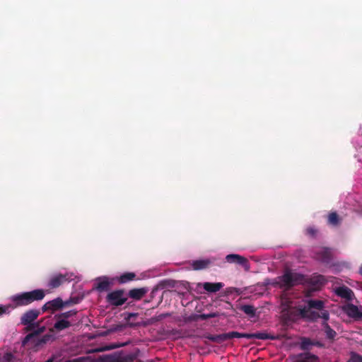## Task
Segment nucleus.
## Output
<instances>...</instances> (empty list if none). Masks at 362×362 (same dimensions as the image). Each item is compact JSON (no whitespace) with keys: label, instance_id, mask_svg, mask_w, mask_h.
Wrapping results in <instances>:
<instances>
[{"label":"nucleus","instance_id":"obj_1","mask_svg":"<svg viewBox=\"0 0 362 362\" xmlns=\"http://www.w3.org/2000/svg\"><path fill=\"white\" fill-rule=\"evenodd\" d=\"M45 296V291L43 289H35L14 295L11 297L13 305H0V316L9 313L16 308L27 306L35 301L42 300Z\"/></svg>","mask_w":362,"mask_h":362},{"label":"nucleus","instance_id":"obj_2","mask_svg":"<svg viewBox=\"0 0 362 362\" xmlns=\"http://www.w3.org/2000/svg\"><path fill=\"white\" fill-rule=\"evenodd\" d=\"M305 281L306 276L305 275L287 269L281 276L275 279L274 285L284 291H288L296 286L304 284Z\"/></svg>","mask_w":362,"mask_h":362},{"label":"nucleus","instance_id":"obj_3","mask_svg":"<svg viewBox=\"0 0 362 362\" xmlns=\"http://www.w3.org/2000/svg\"><path fill=\"white\" fill-rule=\"evenodd\" d=\"M224 341L233 338H245L247 339H257L262 340L271 339L276 340L280 339L279 335H274L267 334L266 332H256V333H240L238 332H230L223 333Z\"/></svg>","mask_w":362,"mask_h":362},{"label":"nucleus","instance_id":"obj_4","mask_svg":"<svg viewBox=\"0 0 362 362\" xmlns=\"http://www.w3.org/2000/svg\"><path fill=\"white\" fill-rule=\"evenodd\" d=\"M41 314L37 309H30L24 313L21 317V323L26 326V331H31L39 327V322H35Z\"/></svg>","mask_w":362,"mask_h":362},{"label":"nucleus","instance_id":"obj_5","mask_svg":"<svg viewBox=\"0 0 362 362\" xmlns=\"http://www.w3.org/2000/svg\"><path fill=\"white\" fill-rule=\"evenodd\" d=\"M42 331L43 329H40L38 331H35L26 335L24 339L23 340V344L25 345L30 341H32L34 347L37 349L53 339L52 336L50 334H45L42 337L39 338L38 335Z\"/></svg>","mask_w":362,"mask_h":362},{"label":"nucleus","instance_id":"obj_6","mask_svg":"<svg viewBox=\"0 0 362 362\" xmlns=\"http://www.w3.org/2000/svg\"><path fill=\"white\" fill-rule=\"evenodd\" d=\"M127 300L124 289H117L110 292L106 296V301L111 305L119 307L124 305Z\"/></svg>","mask_w":362,"mask_h":362},{"label":"nucleus","instance_id":"obj_7","mask_svg":"<svg viewBox=\"0 0 362 362\" xmlns=\"http://www.w3.org/2000/svg\"><path fill=\"white\" fill-rule=\"evenodd\" d=\"M292 362H320L319 357L310 351H304L290 356Z\"/></svg>","mask_w":362,"mask_h":362},{"label":"nucleus","instance_id":"obj_8","mask_svg":"<svg viewBox=\"0 0 362 362\" xmlns=\"http://www.w3.org/2000/svg\"><path fill=\"white\" fill-rule=\"evenodd\" d=\"M64 308V301L59 297L49 300L45 303L42 307V313L50 311L51 313H54L57 310H61Z\"/></svg>","mask_w":362,"mask_h":362},{"label":"nucleus","instance_id":"obj_9","mask_svg":"<svg viewBox=\"0 0 362 362\" xmlns=\"http://www.w3.org/2000/svg\"><path fill=\"white\" fill-rule=\"evenodd\" d=\"M70 276L68 274H57L52 276L48 282V286L50 288H56L60 286L63 283L69 281Z\"/></svg>","mask_w":362,"mask_h":362},{"label":"nucleus","instance_id":"obj_10","mask_svg":"<svg viewBox=\"0 0 362 362\" xmlns=\"http://www.w3.org/2000/svg\"><path fill=\"white\" fill-rule=\"evenodd\" d=\"M325 282V278L322 275L313 276L310 278L306 277V281L304 284H308L310 286V288L313 291H317L324 285Z\"/></svg>","mask_w":362,"mask_h":362},{"label":"nucleus","instance_id":"obj_11","mask_svg":"<svg viewBox=\"0 0 362 362\" xmlns=\"http://www.w3.org/2000/svg\"><path fill=\"white\" fill-rule=\"evenodd\" d=\"M226 260L228 263H235L242 265L246 269L249 268L248 260L243 256L237 254H230L226 255Z\"/></svg>","mask_w":362,"mask_h":362},{"label":"nucleus","instance_id":"obj_12","mask_svg":"<svg viewBox=\"0 0 362 362\" xmlns=\"http://www.w3.org/2000/svg\"><path fill=\"white\" fill-rule=\"evenodd\" d=\"M343 310L349 317L355 320H358L362 318V311L354 304H348L343 308Z\"/></svg>","mask_w":362,"mask_h":362},{"label":"nucleus","instance_id":"obj_13","mask_svg":"<svg viewBox=\"0 0 362 362\" xmlns=\"http://www.w3.org/2000/svg\"><path fill=\"white\" fill-rule=\"evenodd\" d=\"M148 291V288L146 287L134 288L129 291L128 296L134 300H140L146 296Z\"/></svg>","mask_w":362,"mask_h":362},{"label":"nucleus","instance_id":"obj_14","mask_svg":"<svg viewBox=\"0 0 362 362\" xmlns=\"http://www.w3.org/2000/svg\"><path fill=\"white\" fill-rule=\"evenodd\" d=\"M112 283L107 276H101L96 279L95 288L99 292L107 291L110 289Z\"/></svg>","mask_w":362,"mask_h":362},{"label":"nucleus","instance_id":"obj_15","mask_svg":"<svg viewBox=\"0 0 362 362\" xmlns=\"http://www.w3.org/2000/svg\"><path fill=\"white\" fill-rule=\"evenodd\" d=\"M139 279L136 274L134 272H124L115 279L119 284H124Z\"/></svg>","mask_w":362,"mask_h":362},{"label":"nucleus","instance_id":"obj_16","mask_svg":"<svg viewBox=\"0 0 362 362\" xmlns=\"http://www.w3.org/2000/svg\"><path fill=\"white\" fill-rule=\"evenodd\" d=\"M300 316L303 318H307L310 320L315 321L320 318V315L316 311H313L311 309L304 307L300 309Z\"/></svg>","mask_w":362,"mask_h":362},{"label":"nucleus","instance_id":"obj_17","mask_svg":"<svg viewBox=\"0 0 362 362\" xmlns=\"http://www.w3.org/2000/svg\"><path fill=\"white\" fill-rule=\"evenodd\" d=\"M213 261L210 259H197L192 263V266L194 270H201L208 268Z\"/></svg>","mask_w":362,"mask_h":362},{"label":"nucleus","instance_id":"obj_18","mask_svg":"<svg viewBox=\"0 0 362 362\" xmlns=\"http://www.w3.org/2000/svg\"><path fill=\"white\" fill-rule=\"evenodd\" d=\"M56 319H57V321L55 322V323L53 326V328L50 329L51 331L56 330V331L59 332V331L64 330L66 328H69V327L71 326V323L67 320H65L64 318H56Z\"/></svg>","mask_w":362,"mask_h":362},{"label":"nucleus","instance_id":"obj_19","mask_svg":"<svg viewBox=\"0 0 362 362\" xmlns=\"http://www.w3.org/2000/svg\"><path fill=\"white\" fill-rule=\"evenodd\" d=\"M336 293L338 296L345 298L348 300H350L352 299V297L354 296V293L351 289L346 286H341L339 287L336 290Z\"/></svg>","mask_w":362,"mask_h":362},{"label":"nucleus","instance_id":"obj_20","mask_svg":"<svg viewBox=\"0 0 362 362\" xmlns=\"http://www.w3.org/2000/svg\"><path fill=\"white\" fill-rule=\"evenodd\" d=\"M203 288L205 291L209 293H216L224 286V284L221 282L211 283L205 282L202 284Z\"/></svg>","mask_w":362,"mask_h":362},{"label":"nucleus","instance_id":"obj_21","mask_svg":"<svg viewBox=\"0 0 362 362\" xmlns=\"http://www.w3.org/2000/svg\"><path fill=\"white\" fill-rule=\"evenodd\" d=\"M313 339L308 337H303L300 338V342L299 348L300 350L304 351H309L310 350V346H312Z\"/></svg>","mask_w":362,"mask_h":362},{"label":"nucleus","instance_id":"obj_22","mask_svg":"<svg viewBox=\"0 0 362 362\" xmlns=\"http://www.w3.org/2000/svg\"><path fill=\"white\" fill-rule=\"evenodd\" d=\"M309 309H316L318 310H323L324 308V302L320 300H309L308 301V307Z\"/></svg>","mask_w":362,"mask_h":362},{"label":"nucleus","instance_id":"obj_23","mask_svg":"<svg viewBox=\"0 0 362 362\" xmlns=\"http://www.w3.org/2000/svg\"><path fill=\"white\" fill-rule=\"evenodd\" d=\"M240 310L251 317H254L256 314L255 308L251 305H242L240 307Z\"/></svg>","mask_w":362,"mask_h":362},{"label":"nucleus","instance_id":"obj_24","mask_svg":"<svg viewBox=\"0 0 362 362\" xmlns=\"http://www.w3.org/2000/svg\"><path fill=\"white\" fill-rule=\"evenodd\" d=\"M204 338L210 340L211 341L221 344L224 341L223 334H205Z\"/></svg>","mask_w":362,"mask_h":362},{"label":"nucleus","instance_id":"obj_25","mask_svg":"<svg viewBox=\"0 0 362 362\" xmlns=\"http://www.w3.org/2000/svg\"><path fill=\"white\" fill-rule=\"evenodd\" d=\"M323 326L326 337L330 340H333L337 335V332L331 328L327 322H324Z\"/></svg>","mask_w":362,"mask_h":362},{"label":"nucleus","instance_id":"obj_26","mask_svg":"<svg viewBox=\"0 0 362 362\" xmlns=\"http://www.w3.org/2000/svg\"><path fill=\"white\" fill-rule=\"evenodd\" d=\"M328 223L332 226H337L340 223V218L337 212H332L328 216Z\"/></svg>","mask_w":362,"mask_h":362},{"label":"nucleus","instance_id":"obj_27","mask_svg":"<svg viewBox=\"0 0 362 362\" xmlns=\"http://www.w3.org/2000/svg\"><path fill=\"white\" fill-rule=\"evenodd\" d=\"M77 313V310H71L67 312L62 313L60 314L56 315L55 318H64L65 320H67L68 318L76 315Z\"/></svg>","mask_w":362,"mask_h":362},{"label":"nucleus","instance_id":"obj_28","mask_svg":"<svg viewBox=\"0 0 362 362\" xmlns=\"http://www.w3.org/2000/svg\"><path fill=\"white\" fill-rule=\"evenodd\" d=\"M126 325L122 324L113 325L107 330L106 334L121 332L126 327Z\"/></svg>","mask_w":362,"mask_h":362},{"label":"nucleus","instance_id":"obj_29","mask_svg":"<svg viewBox=\"0 0 362 362\" xmlns=\"http://www.w3.org/2000/svg\"><path fill=\"white\" fill-rule=\"evenodd\" d=\"M81 298L78 296L71 297L69 300L64 301V307L70 306L80 303Z\"/></svg>","mask_w":362,"mask_h":362},{"label":"nucleus","instance_id":"obj_30","mask_svg":"<svg viewBox=\"0 0 362 362\" xmlns=\"http://www.w3.org/2000/svg\"><path fill=\"white\" fill-rule=\"evenodd\" d=\"M346 362H362V356L351 351L350 353V358Z\"/></svg>","mask_w":362,"mask_h":362},{"label":"nucleus","instance_id":"obj_31","mask_svg":"<svg viewBox=\"0 0 362 362\" xmlns=\"http://www.w3.org/2000/svg\"><path fill=\"white\" fill-rule=\"evenodd\" d=\"M320 255V259L323 262H328L330 259V252L327 249H323L321 250V252L319 253Z\"/></svg>","mask_w":362,"mask_h":362},{"label":"nucleus","instance_id":"obj_32","mask_svg":"<svg viewBox=\"0 0 362 362\" xmlns=\"http://www.w3.org/2000/svg\"><path fill=\"white\" fill-rule=\"evenodd\" d=\"M138 316L137 313H128L127 316L124 317L125 320L127 321V323L130 327H134L136 325V323H134L131 322L132 320V318H136Z\"/></svg>","mask_w":362,"mask_h":362},{"label":"nucleus","instance_id":"obj_33","mask_svg":"<svg viewBox=\"0 0 362 362\" xmlns=\"http://www.w3.org/2000/svg\"><path fill=\"white\" fill-rule=\"evenodd\" d=\"M305 233L310 237L315 238L317 233V230L314 227H308L305 230Z\"/></svg>","mask_w":362,"mask_h":362},{"label":"nucleus","instance_id":"obj_34","mask_svg":"<svg viewBox=\"0 0 362 362\" xmlns=\"http://www.w3.org/2000/svg\"><path fill=\"white\" fill-rule=\"evenodd\" d=\"M218 315V313H208V314H201L199 315V318L201 320H207V319H209V318H213V317H216Z\"/></svg>","mask_w":362,"mask_h":362},{"label":"nucleus","instance_id":"obj_35","mask_svg":"<svg viewBox=\"0 0 362 362\" xmlns=\"http://www.w3.org/2000/svg\"><path fill=\"white\" fill-rule=\"evenodd\" d=\"M14 359V355L11 352H7L3 356V361L4 362H12Z\"/></svg>","mask_w":362,"mask_h":362},{"label":"nucleus","instance_id":"obj_36","mask_svg":"<svg viewBox=\"0 0 362 362\" xmlns=\"http://www.w3.org/2000/svg\"><path fill=\"white\" fill-rule=\"evenodd\" d=\"M88 360V357L81 356V357H78V358H73V359L68 360V361H66L65 362H87Z\"/></svg>","mask_w":362,"mask_h":362},{"label":"nucleus","instance_id":"obj_37","mask_svg":"<svg viewBox=\"0 0 362 362\" xmlns=\"http://www.w3.org/2000/svg\"><path fill=\"white\" fill-rule=\"evenodd\" d=\"M320 317L324 319L325 320H329V315L328 311L322 310L321 312V314H320Z\"/></svg>","mask_w":362,"mask_h":362},{"label":"nucleus","instance_id":"obj_38","mask_svg":"<svg viewBox=\"0 0 362 362\" xmlns=\"http://www.w3.org/2000/svg\"><path fill=\"white\" fill-rule=\"evenodd\" d=\"M233 292H236L239 293V289L235 287H228L226 288V293L228 294L233 293Z\"/></svg>","mask_w":362,"mask_h":362},{"label":"nucleus","instance_id":"obj_39","mask_svg":"<svg viewBox=\"0 0 362 362\" xmlns=\"http://www.w3.org/2000/svg\"><path fill=\"white\" fill-rule=\"evenodd\" d=\"M312 346H315L320 348L325 347V344L322 342L317 340H313Z\"/></svg>","mask_w":362,"mask_h":362},{"label":"nucleus","instance_id":"obj_40","mask_svg":"<svg viewBox=\"0 0 362 362\" xmlns=\"http://www.w3.org/2000/svg\"><path fill=\"white\" fill-rule=\"evenodd\" d=\"M124 345H125V344H112L107 349H116V348H118V347H121V346H122Z\"/></svg>","mask_w":362,"mask_h":362},{"label":"nucleus","instance_id":"obj_41","mask_svg":"<svg viewBox=\"0 0 362 362\" xmlns=\"http://www.w3.org/2000/svg\"><path fill=\"white\" fill-rule=\"evenodd\" d=\"M167 315H168L167 314H161L159 315V317H160V319L163 318V317H165Z\"/></svg>","mask_w":362,"mask_h":362},{"label":"nucleus","instance_id":"obj_42","mask_svg":"<svg viewBox=\"0 0 362 362\" xmlns=\"http://www.w3.org/2000/svg\"><path fill=\"white\" fill-rule=\"evenodd\" d=\"M45 362H53V359L52 358H49L47 361H46Z\"/></svg>","mask_w":362,"mask_h":362},{"label":"nucleus","instance_id":"obj_43","mask_svg":"<svg viewBox=\"0 0 362 362\" xmlns=\"http://www.w3.org/2000/svg\"><path fill=\"white\" fill-rule=\"evenodd\" d=\"M359 272L362 275V264H361V267H360Z\"/></svg>","mask_w":362,"mask_h":362},{"label":"nucleus","instance_id":"obj_44","mask_svg":"<svg viewBox=\"0 0 362 362\" xmlns=\"http://www.w3.org/2000/svg\"><path fill=\"white\" fill-rule=\"evenodd\" d=\"M158 285L155 286L153 291H154V290H157V289H158Z\"/></svg>","mask_w":362,"mask_h":362},{"label":"nucleus","instance_id":"obj_45","mask_svg":"<svg viewBox=\"0 0 362 362\" xmlns=\"http://www.w3.org/2000/svg\"><path fill=\"white\" fill-rule=\"evenodd\" d=\"M162 284H163V282L159 283L160 287L162 286Z\"/></svg>","mask_w":362,"mask_h":362}]
</instances>
